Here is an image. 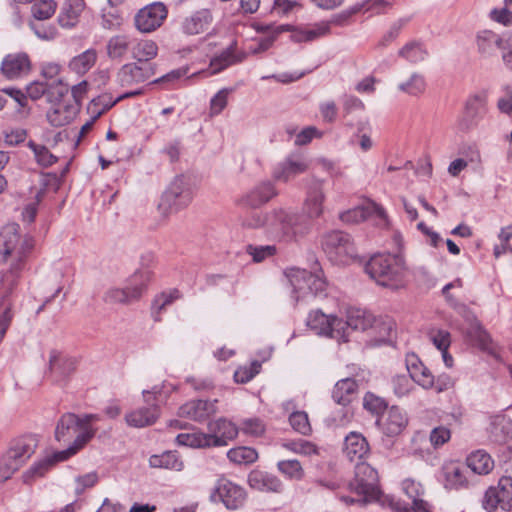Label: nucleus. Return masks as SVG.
I'll return each instance as SVG.
<instances>
[{"label": "nucleus", "instance_id": "24", "mask_svg": "<svg viewBox=\"0 0 512 512\" xmlns=\"http://www.w3.org/2000/svg\"><path fill=\"white\" fill-rule=\"evenodd\" d=\"M307 169L308 165L304 160L288 157L274 166L272 178L274 181L287 183Z\"/></svg>", "mask_w": 512, "mask_h": 512}, {"label": "nucleus", "instance_id": "4", "mask_svg": "<svg viewBox=\"0 0 512 512\" xmlns=\"http://www.w3.org/2000/svg\"><path fill=\"white\" fill-rule=\"evenodd\" d=\"M36 440L31 436L15 439L0 458V482H4L34 454Z\"/></svg>", "mask_w": 512, "mask_h": 512}, {"label": "nucleus", "instance_id": "30", "mask_svg": "<svg viewBox=\"0 0 512 512\" xmlns=\"http://www.w3.org/2000/svg\"><path fill=\"white\" fill-rule=\"evenodd\" d=\"M154 261V255L150 252L141 256V268L137 269L129 278L128 285L133 291L138 290L139 299L147 290L149 283L153 279V272L148 268L149 264Z\"/></svg>", "mask_w": 512, "mask_h": 512}, {"label": "nucleus", "instance_id": "8", "mask_svg": "<svg viewBox=\"0 0 512 512\" xmlns=\"http://www.w3.org/2000/svg\"><path fill=\"white\" fill-rule=\"evenodd\" d=\"M91 440V432L85 431L77 435L73 443L65 450L54 452L31 466L23 475L25 482H30L35 478L42 477L57 462H62L75 455Z\"/></svg>", "mask_w": 512, "mask_h": 512}, {"label": "nucleus", "instance_id": "10", "mask_svg": "<svg viewBox=\"0 0 512 512\" xmlns=\"http://www.w3.org/2000/svg\"><path fill=\"white\" fill-rule=\"evenodd\" d=\"M100 419L97 414H86L83 417H78L74 413H65L57 422L55 429V439L58 442H66L74 435H81L85 431L91 432V439L96 433V429L92 427L93 421Z\"/></svg>", "mask_w": 512, "mask_h": 512}, {"label": "nucleus", "instance_id": "58", "mask_svg": "<svg viewBox=\"0 0 512 512\" xmlns=\"http://www.w3.org/2000/svg\"><path fill=\"white\" fill-rule=\"evenodd\" d=\"M289 422L292 428L302 435H308L311 432L308 415L304 411L293 412L289 416Z\"/></svg>", "mask_w": 512, "mask_h": 512}, {"label": "nucleus", "instance_id": "21", "mask_svg": "<svg viewBox=\"0 0 512 512\" xmlns=\"http://www.w3.org/2000/svg\"><path fill=\"white\" fill-rule=\"evenodd\" d=\"M212 23L211 10L202 8L185 17L180 24V30L187 36H195L208 31Z\"/></svg>", "mask_w": 512, "mask_h": 512}, {"label": "nucleus", "instance_id": "44", "mask_svg": "<svg viewBox=\"0 0 512 512\" xmlns=\"http://www.w3.org/2000/svg\"><path fill=\"white\" fill-rule=\"evenodd\" d=\"M149 464L154 468H165L175 471H181L184 467L183 461L179 455L173 451H167L161 455H152Z\"/></svg>", "mask_w": 512, "mask_h": 512}, {"label": "nucleus", "instance_id": "54", "mask_svg": "<svg viewBox=\"0 0 512 512\" xmlns=\"http://www.w3.org/2000/svg\"><path fill=\"white\" fill-rule=\"evenodd\" d=\"M246 253L252 257L253 262L261 263L267 258L273 257L277 253L275 245H253L249 244L245 248Z\"/></svg>", "mask_w": 512, "mask_h": 512}, {"label": "nucleus", "instance_id": "53", "mask_svg": "<svg viewBox=\"0 0 512 512\" xmlns=\"http://www.w3.org/2000/svg\"><path fill=\"white\" fill-rule=\"evenodd\" d=\"M56 7L57 4L53 0H36L31 6V13L35 19L43 21L54 15Z\"/></svg>", "mask_w": 512, "mask_h": 512}, {"label": "nucleus", "instance_id": "19", "mask_svg": "<svg viewBox=\"0 0 512 512\" xmlns=\"http://www.w3.org/2000/svg\"><path fill=\"white\" fill-rule=\"evenodd\" d=\"M237 434L238 429L235 424L225 418L208 423L207 436L211 447L226 446L228 441L233 440Z\"/></svg>", "mask_w": 512, "mask_h": 512}, {"label": "nucleus", "instance_id": "39", "mask_svg": "<svg viewBox=\"0 0 512 512\" xmlns=\"http://www.w3.org/2000/svg\"><path fill=\"white\" fill-rule=\"evenodd\" d=\"M466 465L474 474L487 475L492 471L494 461L486 451L480 449L467 456Z\"/></svg>", "mask_w": 512, "mask_h": 512}, {"label": "nucleus", "instance_id": "23", "mask_svg": "<svg viewBox=\"0 0 512 512\" xmlns=\"http://www.w3.org/2000/svg\"><path fill=\"white\" fill-rule=\"evenodd\" d=\"M77 366L73 357L63 355L61 352L52 350L49 356V372L53 381L61 382L70 376Z\"/></svg>", "mask_w": 512, "mask_h": 512}, {"label": "nucleus", "instance_id": "26", "mask_svg": "<svg viewBox=\"0 0 512 512\" xmlns=\"http://www.w3.org/2000/svg\"><path fill=\"white\" fill-rule=\"evenodd\" d=\"M344 455L352 462H362L370 453L367 439L359 432L352 431L344 439Z\"/></svg>", "mask_w": 512, "mask_h": 512}, {"label": "nucleus", "instance_id": "13", "mask_svg": "<svg viewBox=\"0 0 512 512\" xmlns=\"http://www.w3.org/2000/svg\"><path fill=\"white\" fill-rule=\"evenodd\" d=\"M168 9L162 2H153L141 8L134 17V24L141 33H151L162 26Z\"/></svg>", "mask_w": 512, "mask_h": 512}, {"label": "nucleus", "instance_id": "27", "mask_svg": "<svg viewBox=\"0 0 512 512\" xmlns=\"http://www.w3.org/2000/svg\"><path fill=\"white\" fill-rule=\"evenodd\" d=\"M374 315L361 308H350L347 311L346 320H344V338L340 342H347L350 330L366 331L372 326Z\"/></svg>", "mask_w": 512, "mask_h": 512}, {"label": "nucleus", "instance_id": "63", "mask_svg": "<svg viewBox=\"0 0 512 512\" xmlns=\"http://www.w3.org/2000/svg\"><path fill=\"white\" fill-rule=\"evenodd\" d=\"M451 438V432L444 426L432 429L429 439L434 448H438L448 442Z\"/></svg>", "mask_w": 512, "mask_h": 512}, {"label": "nucleus", "instance_id": "17", "mask_svg": "<svg viewBox=\"0 0 512 512\" xmlns=\"http://www.w3.org/2000/svg\"><path fill=\"white\" fill-rule=\"evenodd\" d=\"M290 39L294 43L313 42L330 34L329 22H316L311 24L287 25Z\"/></svg>", "mask_w": 512, "mask_h": 512}, {"label": "nucleus", "instance_id": "9", "mask_svg": "<svg viewBox=\"0 0 512 512\" xmlns=\"http://www.w3.org/2000/svg\"><path fill=\"white\" fill-rule=\"evenodd\" d=\"M146 406L138 408L126 414V423L135 428H143L153 425L160 415V395L161 388L154 386L151 390H143L142 392Z\"/></svg>", "mask_w": 512, "mask_h": 512}, {"label": "nucleus", "instance_id": "34", "mask_svg": "<svg viewBox=\"0 0 512 512\" xmlns=\"http://www.w3.org/2000/svg\"><path fill=\"white\" fill-rule=\"evenodd\" d=\"M248 482L252 488L260 491L279 493L283 490V484L277 476L263 471H252Z\"/></svg>", "mask_w": 512, "mask_h": 512}, {"label": "nucleus", "instance_id": "59", "mask_svg": "<svg viewBox=\"0 0 512 512\" xmlns=\"http://www.w3.org/2000/svg\"><path fill=\"white\" fill-rule=\"evenodd\" d=\"M261 364L253 361L249 366L239 367L234 373V380L237 383H247L260 372Z\"/></svg>", "mask_w": 512, "mask_h": 512}, {"label": "nucleus", "instance_id": "14", "mask_svg": "<svg viewBox=\"0 0 512 512\" xmlns=\"http://www.w3.org/2000/svg\"><path fill=\"white\" fill-rule=\"evenodd\" d=\"M289 281L297 294V301L308 294L316 296L326 289L324 279L304 269L292 270L289 274Z\"/></svg>", "mask_w": 512, "mask_h": 512}, {"label": "nucleus", "instance_id": "64", "mask_svg": "<svg viewBox=\"0 0 512 512\" xmlns=\"http://www.w3.org/2000/svg\"><path fill=\"white\" fill-rule=\"evenodd\" d=\"M504 95L497 101V108L501 113L511 115L512 114V87L505 86L503 88Z\"/></svg>", "mask_w": 512, "mask_h": 512}, {"label": "nucleus", "instance_id": "2", "mask_svg": "<svg viewBox=\"0 0 512 512\" xmlns=\"http://www.w3.org/2000/svg\"><path fill=\"white\" fill-rule=\"evenodd\" d=\"M244 225L252 228L266 226L277 238L286 242L295 240L308 231L303 216L284 209H274L264 216L254 214L251 219L244 222Z\"/></svg>", "mask_w": 512, "mask_h": 512}, {"label": "nucleus", "instance_id": "52", "mask_svg": "<svg viewBox=\"0 0 512 512\" xmlns=\"http://www.w3.org/2000/svg\"><path fill=\"white\" fill-rule=\"evenodd\" d=\"M12 295L8 297H3L0 294L1 302H0V342L3 340L10 324L13 319L12 313Z\"/></svg>", "mask_w": 512, "mask_h": 512}, {"label": "nucleus", "instance_id": "61", "mask_svg": "<svg viewBox=\"0 0 512 512\" xmlns=\"http://www.w3.org/2000/svg\"><path fill=\"white\" fill-rule=\"evenodd\" d=\"M363 406L366 410L373 414H380L386 412L387 404L384 399L372 394L367 393L363 399Z\"/></svg>", "mask_w": 512, "mask_h": 512}, {"label": "nucleus", "instance_id": "49", "mask_svg": "<svg viewBox=\"0 0 512 512\" xmlns=\"http://www.w3.org/2000/svg\"><path fill=\"white\" fill-rule=\"evenodd\" d=\"M176 442L179 445L191 448H210L209 438L207 433L200 431L191 433H180L176 437Z\"/></svg>", "mask_w": 512, "mask_h": 512}, {"label": "nucleus", "instance_id": "7", "mask_svg": "<svg viewBox=\"0 0 512 512\" xmlns=\"http://www.w3.org/2000/svg\"><path fill=\"white\" fill-rule=\"evenodd\" d=\"M192 199L190 184L184 176H177L163 193L158 209L161 214L168 216L186 208Z\"/></svg>", "mask_w": 512, "mask_h": 512}, {"label": "nucleus", "instance_id": "38", "mask_svg": "<svg viewBox=\"0 0 512 512\" xmlns=\"http://www.w3.org/2000/svg\"><path fill=\"white\" fill-rule=\"evenodd\" d=\"M487 112V94L479 92L471 95L465 105V115L471 124H477Z\"/></svg>", "mask_w": 512, "mask_h": 512}, {"label": "nucleus", "instance_id": "56", "mask_svg": "<svg viewBox=\"0 0 512 512\" xmlns=\"http://www.w3.org/2000/svg\"><path fill=\"white\" fill-rule=\"evenodd\" d=\"M28 146L33 151L35 160L40 166L49 167L57 161V157L54 156L44 145L30 141Z\"/></svg>", "mask_w": 512, "mask_h": 512}, {"label": "nucleus", "instance_id": "11", "mask_svg": "<svg viewBox=\"0 0 512 512\" xmlns=\"http://www.w3.org/2000/svg\"><path fill=\"white\" fill-rule=\"evenodd\" d=\"M482 507L487 512H495L498 508L503 511L512 510V477L503 476L496 486H490L483 498Z\"/></svg>", "mask_w": 512, "mask_h": 512}, {"label": "nucleus", "instance_id": "42", "mask_svg": "<svg viewBox=\"0 0 512 512\" xmlns=\"http://www.w3.org/2000/svg\"><path fill=\"white\" fill-rule=\"evenodd\" d=\"M133 38L126 34L112 36L106 45L107 55L110 59H122L131 51Z\"/></svg>", "mask_w": 512, "mask_h": 512}, {"label": "nucleus", "instance_id": "6", "mask_svg": "<svg viewBox=\"0 0 512 512\" xmlns=\"http://www.w3.org/2000/svg\"><path fill=\"white\" fill-rule=\"evenodd\" d=\"M322 248L328 258L346 265L357 259V249L352 237L343 231H331L322 238Z\"/></svg>", "mask_w": 512, "mask_h": 512}, {"label": "nucleus", "instance_id": "57", "mask_svg": "<svg viewBox=\"0 0 512 512\" xmlns=\"http://www.w3.org/2000/svg\"><path fill=\"white\" fill-rule=\"evenodd\" d=\"M282 446L285 449L297 454L311 455L317 453L316 446L310 441L304 439L286 441L282 444Z\"/></svg>", "mask_w": 512, "mask_h": 512}, {"label": "nucleus", "instance_id": "5", "mask_svg": "<svg viewBox=\"0 0 512 512\" xmlns=\"http://www.w3.org/2000/svg\"><path fill=\"white\" fill-rule=\"evenodd\" d=\"M349 488L358 496H362L364 503L379 501L382 491L376 469L365 462L355 466V476L349 483Z\"/></svg>", "mask_w": 512, "mask_h": 512}, {"label": "nucleus", "instance_id": "50", "mask_svg": "<svg viewBox=\"0 0 512 512\" xmlns=\"http://www.w3.org/2000/svg\"><path fill=\"white\" fill-rule=\"evenodd\" d=\"M227 457L236 464H251L258 459V453L254 448L240 446L227 452Z\"/></svg>", "mask_w": 512, "mask_h": 512}, {"label": "nucleus", "instance_id": "45", "mask_svg": "<svg viewBox=\"0 0 512 512\" xmlns=\"http://www.w3.org/2000/svg\"><path fill=\"white\" fill-rule=\"evenodd\" d=\"M97 52L94 49H87L81 54L73 57L69 62L71 71L83 75L88 72L96 63Z\"/></svg>", "mask_w": 512, "mask_h": 512}, {"label": "nucleus", "instance_id": "28", "mask_svg": "<svg viewBox=\"0 0 512 512\" xmlns=\"http://www.w3.org/2000/svg\"><path fill=\"white\" fill-rule=\"evenodd\" d=\"M216 400H192L179 408V416L186 417L194 421H204L212 414L216 413Z\"/></svg>", "mask_w": 512, "mask_h": 512}, {"label": "nucleus", "instance_id": "35", "mask_svg": "<svg viewBox=\"0 0 512 512\" xmlns=\"http://www.w3.org/2000/svg\"><path fill=\"white\" fill-rule=\"evenodd\" d=\"M478 51L485 56L492 55L496 49L506 50L507 40H503L498 34L490 30H484L477 35Z\"/></svg>", "mask_w": 512, "mask_h": 512}, {"label": "nucleus", "instance_id": "43", "mask_svg": "<svg viewBox=\"0 0 512 512\" xmlns=\"http://www.w3.org/2000/svg\"><path fill=\"white\" fill-rule=\"evenodd\" d=\"M157 53L158 46L154 41L133 39L131 54L137 62H150V60L157 56Z\"/></svg>", "mask_w": 512, "mask_h": 512}, {"label": "nucleus", "instance_id": "40", "mask_svg": "<svg viewBox=\"0 0 512 512\" xmlns=\"http://www.w3.org/2000/svg\"><path fill=\"white\" fill-rule=\"evenodd\" d=\"M278 194L274 184L271 181H264L254 187L246 196L247 204L252 207H258L267 203Z\"/></svg>", "mask_w": 512, "mask_h": 512}, {"label": "nucleus", "instance_id": "33", "mask_svg": "<svg viewBox=\"0 0 512 512\" xmlns=\"http://www.w3.org/2000/svg\"><path fill=\"white\" fill-rule=\"evenodd\" d=\"M443 474L446 488L455 490L468 488L470 480L467 467L456 463H450L444 466Z\"/></svg>", "mask_w": 512, "mask_h": 512}, {"label": "nucleus", "instance_id": "1", "mask_svg": "<svg viewBox=\"0 0 512 512\" xmlns=\"http://www.w3.org/2000/svg\"><path fill=\"white\" fill-rule=\"evenodd\" d=\"M16 223L7 224L0 230V256L9 264L0 279V294L5 298L13 295L29 253L33 248V239L21 236Z\"/></svg>", "mask_w": 512, "mask_h": 512}, {"label": "nucleus", "instance_id": "22", "mask_svg": "<svg viewBox=\"0 0 512 512\" xmlns=\"http://www.w3.org/2000/svg\"><path fill=\"white\" fill-rule=\"evenodd\" d=\"M31 70V61L28 54L24 52L11 53L6 55L1 63L3 75L10 79L23 77Z\"/></svg>", "mask_w": 512, "mask_h": 512}, {"label": "nucleus", "instance_id": "15", "mask_svg": "<svg viewBox=\"0 0 512 512\" xmlns=\"http://www.w3.org/2000/svg\"><path fill=\"white\" fill-rule=\"evenodd\" d=\"M155 74V65L150 62H132L121 66L116 81L121 87H133L150 79Z\"/></svg>", "mask_w": 512, "mask_h": 512}, {"label": "nucleus", "instance_id": "60", "mask_svg": "<svg viewBox=\"0 0 512 512\" xmlns=\"http://www.w3.org/2000/svg\"><path fill=\"white\" fill-rule=\"evenodd\" d=\"M231 92V89H221L219 90L210 101V115L216 116L219 115L227 106L228 103V95Z\"/></svg>", "mask_w": 512, "mask_h": 512}, {"label": "nucleus", "instance_id": "51", "mask_svg": "<svg viewBox=\"0 0 512 512\" xmlns=\"http://www.w3.org/2000/svg\"><path fill=\"white\" fill-rule=\"evenodd\" d=\"M278 471L290 480L300 481L304 478V469L298 460H282L277 463Z\"/></svg>", "mask_w": 512, "mask_h": 512}, {"label": "nucleus", "instance_id": "37", "mask_svg": "<svg viewBox=\"0 0 512 512\" xmlns=\"http://www.w3.org/2000/svg\"><path fill=\"white\" fill-rule=\"evenodd\" d=\"M358 384L353 378H344L339 380L333 390V400L342 406L349 405L357 395Z\"/></svg>", "mask_w": 512, "mask_h": 512}, {"label": "nucleus", "instance_id": "47", "mask_svg": "<svg viewBox=\"0 0 512 512\" xmlns=\"http://www.w3.org/2000/svg\"><path fill=\"white\" fill-rule=\"evenodd\" d=\"M395 328L394 321L388 316H380L372 322V326L369 329L375 334L378 343H384L389 340L393 330Z\"/></svg>", "mask_w": 512, "mask_h": 512}, {"label": "nucleus", "instance_id": "18", "mask_svg": "<svg viewBox=\"0 0 512 512\" xmlns=\"http://www.w3.org/2000/svg\"><path fill=\"white\" fill-rule=\"evenodd\" d=\"M216 493L227 509L237 510L246 500V492L243 487L221 478L217 481Z\"/></svg>", "mask_w": 512, "mask_h": 512}, {"label": "nucleus", "instance_id": "55", "mask_svg": "<svg viewBox=\"0 0 512 512\" xmlns=\"http://www.w3.org/2000/svg\"><path fill=\"white\" fill-rule=\"evenodd\" d=\"M238 60L230 49H225L219 55L213 57L210 61V70L216 74L236 63Z\"/></svg>", "mask_w": 512, "mask_h": 512}, {"label": "nucleus", "instance_id": "29", "mask_svg": "<svg viewBox=\"0 0 512 512\" xmlns=\"http://www.w3.org/2000/svg\"><path fill=\"white\" fill-rule=\"evenodd\" d=\"M141 93V89H136L126 92L118 96L116 99H113L112 95L109 93L101 94L90 101V103L87 106V112L89 115H93L94 119H98L119 101L126 98L138 96Z\"/></svg>", "mask_w": 512, "mask_h": 512}, {"label": "nucleus", "instance_id": "41", "mask_svg": "<svg viewBox=\"0 0 512 512\" xmlns=\"http://www.w3.org/2000/svg\"><path fill=\"white\" fill-rule=\"evenodd\" d=\"M103 300L107 304L127 305L139 300V293L136 289L132 291L129 285L125 288L111 287L105 291Z\"/></svg>", "mask_w": 512, "mask_h": 512}, {"label": "nucleus", "instance_id": "20", "mask_svg": "<svg viewBox=\"0 0 512 512\" xmlns=\"http://www.w3.org/2000/svg\"><path fill=\"white\" fill-rule=\"evenodd\" d=\"M377 425L388 437L402 433L408 424L406 414L397 406H392L377 419Z\"/></svg>", "mask_w": 512, "mask_h": 512}, {"label": "nucleus", "instance_id": "25", "mask_svg": "<svg viewBox=\"0 0 512 512\" xmlns=\"http://www.w3.org/2000/svg\"><path fill=\"white\" fill-rule=\"evenodd\" d=\"M324 180L312 179L308 186L305 211L310 218H318L323 213V203L325 200Z\"/></svg>", "mask_w": 512, "mask_h": 512}, {"label": "nucleus", "instance_id": "62", "mask_svg": "<svg viewBox=\"0 0 512 512\" xmlns=\"http://www.w3.org/2000/svg\"><path fill=\"white\" fill-rule=\"evenodd\" d=\"M430 340L439 351H442L449 349L451 344V335L447 330L439 329L430 332Z\"/></svg>", "mask_w": 512, "mask_h": 512}, {"label": "nucleus", "instance_id": "32", "mask_svg": "<svg viewBox=\"0 0 512 512\" xmlns=\"http://www.w3.org/2000/svg\"><path fill=\"white\" fill-rule=\"evenodd\" d=\"M78 110L76 105L59 100L47 112V120L55 127L64 126L75 118Z\"/></svg>", "mask_w": 512, "mask_h": 512}, {"label": "nucleus", "instance_id": "48", "mask_svg": "<svg viewBox=\"0 0 512 512\" xmlns=\"http://www.w3.org/2000/svg\"><path fill=\"white\" fill-rule=\"evenodd\" d=\"M83 6V0H70V3L66 4L59 14V24L62 27L74 26L81 11L83 10Z\"/></svg>", "mask_w": 512, "mask_h": 512}, {"label": "nucleus", "instance_id": "31", "mask_svg": "<svg viewBox=\"0 0 512 512\" xmlns=\"http://www.w3.org/2000/svg\"><path fill=\"white\" fill-rule=\"evenodd\" d=\"M401 490L408 501L386 497L389 506L396 512H416V485L412 478L405 479L401 484Z\"/></svg>", "mask_w": 512, "mask_h": 512}, {"label": "nucleus", "instance_id": "16", "mask_svg": "<svg viewBox=\"0 0 512 512\" xmlns=\"http://www.w3.org/2000/svg\"><path fill=\"white\" fill-rule=\"evenodd\" d=\"M340 220L344 223H358L367 218H373L376 225L388 227L389 219L384 208L375 202H368L364 206L355 207L340 214Z\"/></svg>", "mask_w": 512, "mask_h": 512}, {"label": "nucleus", "instance_id": "12", "mask_svg": "<svg viewBox=\"0 0 512 512\" xmlns=\"http://www.w3.org/2000/svg\"><path fill=\"white\" fill-rule=\"evenodd\" d=\"M307 326L319 335L334 338L340 342L344 338V320L334 315H326L320 310L312 311L307 317Z\"/></svg>", "mask_w": 512, "mask_h": 512}, {"label": "nucleus", "instance_id": "36", "mask_svg": "<svg viewBox=\"0 0 512 512\" xmlns=\"http://www.w3.org/2000/svg\"><path fill=\"white\" fill-rule=\"evenodd\" d=\"M416 355L414 353L407 354L406 367L408 375H398L393 378V389L396 395L404 396L413 389L414 369H416Z\"/></svg>", "mask_w": 512, "mask_h": 512}, {"label": "nucleus", "instance_id": "46", "mask_svg": "<svg viewBox=\"0 0 512 512\" xmlns=\"http://www.w3.org/2000/svg\"><path fill=\"white\" fill-rule=\"evenodd\" d=\"M180 297L181 294L178 289H171L156 295L151 308L154 320L161 321V313Z\"/></svg>", "mask_w": 512, "mask_h": 512}, {"label": "nucleus", "instance_id": "3", "mask_svg": "<svg viewBox=\"0 0 512 512\" xmlns=\"http://www.w3.org/2000/svg\"><path fill=\"white\" fill-rule=\"evenodd\" d=\"M405 271V262L399 254L377 253L365 264V272L371 279L392 289L400 285Z\"/></svg>", "mask_w": 512, "mask_h": 512}]
</instances>
